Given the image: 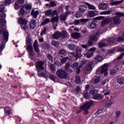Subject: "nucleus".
Instances as JSON below:
<instances>
[{
  "mask_svg": "<svg viewBox=\"0 0 124 124\" xmlns=\"http://www.w3.org/2000/svg\"><path fill=\"white\" fill-rule=\"evenodd\" d=\"M26 44L27 46V50L28 51V54L30 58L33 57L34 56V50H33V47H32V40L31 38V35L28 34L26 39Z\"/></svg>",
  "mask_w": 124,
  "mask_h": 124,
  "instance_id": "f257e3e1",
  "label": "nucleus"
},
{
  "mask_svg": "<svg viewBox=\"0 0 124 124\" xmlns=\"http://www.w3.org/2000/svg\"><path fill=\"white\" fill-rule=\"evenodd\" d=\"M105 19V17L103 16H99L94 17L93 19H89V21L91 22V23L89 24V27L90 29H95L96 26H97V21L99 20H104Z\"/></svg>",
  "mask_w": 124,
  "mask_h": 124,
  "instance_id": "f03ea898",
  "label": "nucleus"
},
{
  "mask_svg": "<svg viewBox=\"0 0 124 124\" xmlns=\"http://www.w3.org/2000/svg\"><path fill=\"white\" fill-rule=\"evenodd\" d=\"M94 105V103L92 101H90L85 103L83 106L80 108V110H83L84 115H88V114H89V110H89L92 106H93Z\"/></svg>",
  "mask_w": 124,
  "mask_h": 124,
  "instance_id": "7ed1b4c3",
  "label": "nucleus"
},
{
  "mask_svg": "<svg viewBox=\"0 0 124 124\" xmlns=\"http://www.w3.org/2000/svg\"><path fill=\"white\" fill-rule=\"evenodd\" d=\"M74 56L76 60L80 59V58L82 57V49H77L76 51V53L72 52L71 53L69 54V57H68V59L70 61H71V60L73 59V57H74Z\"/></svg>",
  "mask_w": 124,
  "mask_h": 124,
  "instance_id": "20e7f679",
  "label": "nucleus"
},
{
  "mask_svg": "<svg viewBox=\"0 0 124 124\" xmlns=\"http://www.w3.org/2000/svg\"><path fill=\"white\" fill-rule=\"evenodd\" d=\"M66 37H67V32L65 31H63L62 32L57 31L55 32L52 36L53 39H59L61 38L64 39L66 38Z\"/></svg>",
  "mask_w": 124,
  "mask_h": 124,
  "instance_id": "39448f33",
  "label": "nucleus"
},
{
  "mask_svg": "<svg viewBox=\"0 0 124 124\" xmlns=\"http://www.w3.org/2000/svg\"><path fill=\"white\" fill-rule=\"evenodd\" d=\"M116 16L113 17V22L114 25H120L122 23V20H121V17H124V13L118 12L115 13Z\"/></svg>",
  "mask_w": 124,
  "mask_h": 124,
  "instance_id": "423d86ee",
  "label": "nucleus"
},
{
  "mask_svg": "<svg viewBox=\"0 0 124 124\" xmlns=\"http://www.w3.org/2000/svg\"><path fill=\"white\" fill-rule=\"evenodd\" d=\"M18 24L20 25L21 28L23 31H26L28 29V20L25 18L20 17L18 20Z\"/></svg>",
  "mask_w": 124,
  "mask_h": 124,
  "instance_id": "0eeeda50",
  "label": "nucleus"
},
{
  "mask_svg": "<svg viewBox=\"0 0 124 124\" xmlns=\"http://www.w3.org/2000/svg\"><path fill=\"white\" fill-rule=\"evenodd\" d=\"M98 35H99V32L97 31L94 35L90 36L87 43V45L88 46H93L94 44V41H97L98 40V38H97V36Z\"/></svg>",
  "mask_w": 124,
  "mask_h": 124,
  "instance_id": "6e6552de",
  "label": "nucleus"
},
{
  "mask_svg": "<svg viewBox=\"0 0 124 124\" xmlns=\"http://www.w3.org/2000/svg\"><path fill=\"white\" fill-rule=\"evenodd\" d=\"M43 65H44V61H37L35 64L36 71L39 73L41 72L42 70H44V66H43Z\"/></svg>",
  "mask_w": 124,
  "mask_h": 124,
  "instance_id": "1a4fd4ad",
  "label": "nucleus"
},
{
  "mask_svg": "<svg viewBox=\"0 0 124 124\" xmlns=\"http://www.w3.org/2000/svg\"><path fill=\"white\" fill-rule=\"evenodd\" d=\"M2 35V41L7 42L8 41V37L9 33L7 31H5L4 29H1L0 30V35Z\"/></svg>",
  "mask_w": 124,
  "mask_h": 124,
  "instance_id": "9d476101",
  "label": "nucleus"
},
{
  "mask_svg": "<svg viewBox=\"0 0 124 124\" xmlns=\"http://www.w3.org/2000/svg\"><path fill=\"white\" fill-rule=\"evenodd\" d=\"M57 76L59 78L65 79L67 77V73L62 69H59L56 72Z\"/></svg>",
  "mask_w": 124,
  "mask_h": 124,
  "instance_id": "9b49d317",
  "label": "nucleus"
},
{
  "mask_svg": "<svg viewBox=\"0 0 124 124\" xmlns=\"http://www.w3.org/2000/svg\"><path fill=\"white\" fill-rule=\"evenodd\" d=\"M52 9H49V10L46 11L45 13L46 16H54L55 15L56 16H59V13H58V11H57V10H55L53 12H52Z\"/></svg>",
  "mask_w": 124,
  "mask_h": 124,
  "instance_id": "f8f14e48",
  "label": "nucleus"
},
{
  "mask_svg": "<svg viewBox=\"0 0 124 124\" xmlns=\"http://www.w3.org/2000/svg\"><path fill=\"white\" fill-rule=\"evenodd\" d=\"M96 49V48L95 47H93V48H90L88 50L89 52H88L85 54L87 59H90L93 57V55L94 54L93 52H95Z\"/></svg>",
  "mask_w": 124,
  "mask_h": 124,
  "instance_id": "ddd939ff",
  "label": "nucleus"
},
{
  "mask_svg": "<svg viewBox=\"0 0 124 124\" xmlns=\"http://www.w3.org/2000/svg\"><path fill=\"white\" fill-rule=\"evenodd\" d=\"M34 50L36 53L38 54L40 53V50L39 49V45H38V43L37 42V40H36L33 44Z\"/></svg>",
  "mask_w": 124,
  "mask_h": 124,
  "instance_id": "4468645a",
  "label": "nucleus"
},
{
  "mask_svg": "<svg viewBox=\"0 0 124 124\" xmlns=\"http://www.w3.org/2000/svg\"><path fill=\"white\" fill-rule=\"evenodd\" d=\"M90 19L89 18H82L80 20H75L74 22L75 25H79L80 23H86V22H89Z\"/></svg>",
  "mask_w": 124,
  "mask_h": 124,
  "instance_id": "2eb2a0df",
  "label": "nucleus"
},
{
  "mask_svg": "<svg viewBox=\"0 0 124 124\" xmlns=\"http://www.w3.org/2000/svg\"><path fill=\"white\" fill-rule=\"evenodd\" d=\"M112 22V19L110 18H108L103 20L101 22V25L102 26H105V25H108L110 24Z\"/></svg>",
  "mask_w": 124,
  "mask_h": 124,
  "instance_id": "dca6fc26",
  "label": "nucleus"
},
{
  "mask_svg": "<svg viewBox=\"0 0 124 124\" xmlns=\"http://www.w3.org/2000/svg\"><path fill=\"white\" fill-rule=\"evenodd\" d=\"M78 11L84 14L85 12L88 9V8L85 5H80L78 7Z\"/></svg>",
  "mask_w": 124,
  "mask_h": 124,
  "instance_id": "f3484780",
  "label": "nucleus"
},
{
  "mask_svg": "<svg viewBox=\"0 0 124 124\" xmlns=\"http://www.w3.org/2000/svg\"><path fill=\"white\" fill-rule=\"evenodd\" d=\"M11 108L8 107H6L4 108V114L5 116H10V115L11 114Z\"/></svg>",
  "mask_w": 124,
  "mask_h": 124,
  "instance_id": "a211bd4d",
  "label": "nucleus"
},
{
  "mask_svg": "<svg viewBox=\"0 0 124 124\" xmlns=\"http://www.w3.org/2000/svg\"><path fill=\"white\" fill-rule=\"evenodd\" d=\"M116 79L117 80V82L119 83L120 85H124V78L121 76H118L117 77Z\"/></svg>",
  "mask_w": 124,
  "mask_h": 124,
  "instance_id": "6ab92c4d",
  "label": "nucleus"
},
{
  "mask_svg": "<svg viewBox=\"0 0 124 124\" xmlns=\"http://www.w3.org/2000/svg\"><path fill=\"white\" fill-rule=\"evenodd\" d=\"M98 8L101 10H105L108 8V4L107 3H101L98 5Z\"/></svg>",
  "mask_w": 124,
  "mask_h": 124,
  "instance_id": "aec40b11",
  "label": "nucleus"
},
{
  "mask_svg": "<svg viewBox=\"0 0 124 124\" xmlns=\"http://www.w3.org/2000/svg\"><path fill=\"white\" fill-rule=\"evenodd\" d=\"M31 15L33 16V18H37V15H39V12L38 11H34V9L31 10Z\"/></svg>",
  "mask_w": 124,
  "mask_h": 124,
  "instance_id": "412c9836",
  "label": "nucleus"
},
{
  "mask_svg": "<svg viewBox=\"0 0 124 124\" xmlns=\"http://www.w3.org/2000/svg\"><path fill=\"white\" fill-rule=\"evenodd\" d=\"M93 99H94V100H100V99H103V97H102L101 94L97 93L93 97Z\"/></svg>",
  "mask_w": 124,
  "mask_h": 124,
  "instance_id": "4be33fe9",
  "label": "nucleus"
},
{
  "mask_svg": "<svg viewBox=\"0 0 124 124\" xmlns=\"http://www.w3.org/2000/svg\"><path fill=\"white\" fill-rule=\"evenodd\" d=\"M81 36V34L78 32H75L72 34V37L74 39H78V38H80Z\"/></svg>",
  "mask_w": 124,
  "mask_h": 124,
  "instance_id": "5701e85b",
  "label": "nucleus"
},
{
  "mask_svg": "<svg viewBox=\"0 0 124 124\" xmlns=\"http://www.w3.org/2000/svg\"><path fill=\"white\" fill-rule=\"evenodd\" d=\"M35 23H36V21L35 20H31V22H30L29 25V28H30L31 30H33L34 29V27H35Z\"/></svg>",
  "mask_w": 124,
  "mask_h": 124,
  "instance_id": "b1692460",
  "label": "nucleus"
},
{
  "mask_svg": "<svg viewBox=\"0 0 124 124\" xmlns=\"http://www.w3.org/2000/svg\"><path fill=\"white\" fill-rule=\"evenodd\" d=\"M49 68L51 71V73H53V74L56 73V67H55V65L53 63L50 64Z\"/></svg>",
  "mask_w": 124,
  "mask_h": 124,
  "instance_id": "393cba45",
  "label": "nucleus"
},
{
  "mask_svg": "<svg viewBox=\"0 0 124 124\" xmlns=\"http://www.w3.org/2000/svg\"><path fill=\"white\" fill-rule=\"evenodd\" d=\"M88 17H90V18H93V17H94L95 16V11H90L87 14Z\"/></svg>",
  "mask_w": 124,
  "mask_h": 124,
  "instance_id": "a878e982",
  "label": "nucleus"
},
{
  "mask_svg": "<svg viewBox=\"0 0 124 124\" xmlns=\"http://www.w3.org/2000/svg\"><path fill=\"white\" fill-rule=\"evenodd\" d=\"M94 60L97 62H102V60H103V57L100 56V55H97L94 58Z\"/></svg>",
  "mask_w": 124,
  "mask_h": 124,
  "instance_id": "bb28decb",
  "label": "nucleus"
},
{
  "mask_svg": "<svg viewBox=\"0 0 124 124\" xmlns=\"http://www.w3.org/2000/svg\"><path fill=\"white\" fill-rule=\"evenodd\" d=\"M60 57H64L66 55V52L64 49H62L59 52Z\"/></svg>",
  "mask_w": 124,
  "mask_h": 124,
  "instance_id": "cd10ccee",
  "label": "nucleus"
},
{
  "mask_svg": "<svg viewBox=\"0 0 124 124\" xmlns=\"http://www.w3.org/2000/svg\"><path fill=\"white\" fill-rule=\"evenodd\" d=\"M102 68L101 70V74H103L104 73V76H107V75H108V72H107L108 71V68Z\"/></svg>",
  "mask_w": 124,
  "mask_h": 124,
  "instance_id": "c85d7f7f",
  "label": "nucleus"
},
{
  "mask_svg": "<svg viewBox=\"0 0 124 124\" xmlns=\"http://www.w3.org/2000/svg\"><path fill=\"white\" fill-rule=\"evenodd\" d=\"M51 22L52 23H58L59 22V16H52L51 19Z\"/></svg>",
  "mask_w": 124,
  "mask_h": 124,
  "instance_id": "c756f323",
  "label": "nucleus"
},
{
  "mask_svg": "<svg viewBox=\"0 0 124 124\" xmlns=\"http://www.w3.org/2000/svg\"><path fill=\"white\" fill-rule=\"evenodd\" d=\"M83 97L85 98V99H90V95H89V91H83Z\"/></svg>",
  "mask_w": 124,
  "mask_h": 124,
  "instance_id": "7c9ffc66",
  "label": "nucleus"
},
{
  "mask_svg": "<svg viewBox=\"0 0 124 124\" xmlns=\"http://www.w3.org/2000/svg\"><path fill=\"white\" fill-rule=\"evenodd\" d=\"M84 15V14H83L82 13H81V12H80V11H78L75 15V17H76V18H81V17H82V16H83V15Z\"/></svg>",
  "mask_w": 124,
  "mask_h": 124,
  "instance_id": "2f4dec72",
  "label": "nucleus"
},
{
  "mask_svg": "<svg viewBox=\"0 0 124 124\" xmlns=\"http://www.w3.org/2000/svg\"><path fill=\"white\" fill-rule=\"evenodd\" d=\"M6 24V20L4 19H0V28H3Z\"/></svg>",
  "mask_w": 124,
  "mask_h": 124,
  "instance_id": "473e14b6",
  "label": "nucleus"
},
{
  "mask_svg": "<svg viewBox=\"0 0 124 124\" xmlns=\"http://www.w3.org/2000/svg\"><path fill=\"white\" fill-rule=\"evenodd\" d=\"M20 13L22 17L24 16V15H27V12H26V11H25L24 9V7L20 8Z\"/></svg>",
  "mask_w": 124,
  "mask_h": 124,
  "instance_id": "72a5a7b5",
  "label": "nucleus"
},
{
  "mask_svg": "<svg viewBox=\"0 0 124 124\" xmlns=\"http://www.w3.org/2000/svg\"><path fill=\"white\" fill-rule=\"evenodd\" d=\"M51 20H50V18H46L45 20L43 21L41 26L46 25V24H48V23H50Z\"/></svg>",
  "mask_w": 124,
  "mask_h": 124,
  "instance_id": "f704fd0d",
  "label": "nucleus"
},
{
  "mask_svg": "<svg viewBox=\"0 0 124 124\" xmlns=\"http://www.w3.org/2000/svg\"><path fill=\"white\" fill-rule=\"evenodd\" d=\"M43 47L45 48V49L48 50V49H50V44L49 43H45V44L43 45Z\"/></svg>",
  "mask_w": 124,
  "mask_h": 124,
  "instance_id": "c9c22d12",
  "label": "nucleus"
},
{
  "mask_svg": "<svg viewBox=\"0 0 124 124\" xmlns=\"http://www.w3.org/2000/svg\"><path fill=\"white\" fill-rule=\"evenodd\" d=\"M90 93L94 96L97 93V91L96 90H91L90 91Z\"/></svg>",
  "mask_w": 124,
  "mask_h": 124,
  "instance_id": "e433bc0d",
  "label": "nucleus"
},
{
  "mask_svg": "<svg viewBox=\"0 0 124 124\" xmlns=\"http://www.w3.org/2000/svg\"><path fill=\"white\" fill-rule=\"evenodd\" d=\"M121 114V112L120 110H118V111H115L116 121H118V119H119V117H120Z\"/></svg>",
  "mask_w": 124,
  "mask_h": 124,
  "instance_id": "4c0bfd02",
  "label": "nucleus"
},
{
  "mask_svg": "<svg viewBox=\"0 0 124 124\" xmlns=\"http://www.w3.org/2000/svg\"><path fill=\"white\" fill-rule=\"evenodd\" d=\"M115 48L117 52H124V47H122L121 46H116Z\"/></svg>",
  "mask_w": 124,
  "mask_h": 124,
  "instance_id": "58836bf2",
  "label": "nucleus"
},
{
  "mask_svg": "<svg viewBox=\"0 0 124 124\" xmlns=\"http://www.w3.org/2000/svg\"><path fill=\"white\" fill-rule=\"evenodd\" d=\"M37 75L39 77H46V73L44 72H37Z\"/></svg>",
  "mask_w": 124,
  "mask_h": 124,
  "instance_id": "ea45409f",
  "label": "nucleus"
},
{
  "mask_svg": "<svg viewBox=\"0 0 124 124\" xmlns=\"http://www.w3.org/2000/svg\"><path fill=\"white\" fill-rule=\"evenodd\" d=\"M51 44L55 47H59V46L60 45V43H59L58 42L56 41H52Z\"/></svg>",
  "mask_w": 124,
  "mask_h": 124,
  "instance_id": "a19ab883",
  "label": "nucleus"
},
{
  "mask_svg": "<svg viewBox=\"0 0 124 124\" xmlns=\"http://www.w3.org/2000/svg\"><path fill=\"white\" fill-rule=\"evenodd\" d=\"M124 56V52L121 53V55L118 57L114 59V62H116V61H120V60H122Z\"/></svg>",
  "mask_w": 124,
  "mask_h": 124,
  "instance_id": "79ce46f5",
  "label": "nucleus"
},
{
  "mask_svg": "<svg viewBox=\"0 0 124 124\" xmlns=\"http://www.w3.org/2000/svg\"><path fill=\"white\" fill-rule=\"evenodd\" d=\"M76 47V46L73 44H70L68 45V48L70 49V50H74L75 48Z\"/></svg>",
  "mask_w": 124,
  "mask_h": 124,
  "instance_id": "37998d69",
  "label": "nucleus"
},
{
  "mask_svg": "<svg viewBox=\"0 0 124 124\" xmlns=\"http://www.w3.org/2000/svg\"><path fill=\"white\" fill-rule=\"evenodd\" d=\"M66 18H67V16L65 15H60V20H61V21H65L66 20Z\"/></svg>",
  "mask_w": 124,
  "mask_h": 124,
  "instance_id": "c03bdc74",
  "label": "nucleus"
},
{
  "mask_svg": "<svg viewBox=\"0 0 124 124\" xmlns=\"http://www.w3.org/2000/svg\"><path fill=\"white\" fill-rule=\"evenodd\" d=\"M12 1L11 0H5L3 3L4 5H10Z\"/></svg>",
  "mask_w": 124,
  "mask_h": 124,
  "instance_id": "a18cd8bd",
  "label": "nucleus"
},
{
  "mask_svg": "<svg viewBox=\"0 0 124 124\" xmlns=\"http://www.w3.org/2000/svg\"><path fill=\"white\" fill-rule=\"evenodd\" d=\"M6 42L2 41V44L0 45V50H3L4 49V45H5Z\"/></svg>",
  "mask_w": 124,
  "mask_h": 124,
  "instance_id": "49530a36",
  "label": "nucleus"
},
{
  "mask_svg": "<svg viewBox=\"0 0 124 124\" xmlns=\"http://www.w3.org/2000/svg\"><path fill=\"white\" fill-rule=\"evenodd\" d=\"M108 42L110 44H114L115 43V39L114 38H110L108 39Z\"/></svg>",
  "mask_w": 124,
  "mask_h": 124,
  "instance_id": "de8ad7c7",
  "label": "nucleus"
},
{
  "mask_svg": "<svg viewBox=\"0 0 124 124\" xmlns=\"http://www.w3.org/2000/svg\"><path fill=\"white\" fill-rule=\"evenodd\" d=\"M46 58L49 62H53V56H52V55L50 54H47Z\"/></svg>",
  "mask_w": 124,
  "mask_h": 124,
  "instance_id": "09e8293b",
  "label": "nucleus"
},
{
  "mask_svg": "<svg viewBox=\"0 0 124 124\" xmlns=\"http://www.w3.org/2000/svg\"><path fill=\"white\" fill-rule=\"evenodd\" d=\"M56 5H57V4L56 3V2L55 1H51L50 2V7H54V6H56Z\"/></svg>",
  "mask_w": 124,
  "mask_h": 124,
  "instance_id": "8fccbe9b",
  "label": "nucleus"
},
{
  "mask_svg": "<svg viewBox=\"0 0 124 124\" xmlns=\"http://www.w3.org/2000/svg\"><path fill=\"white\" fill-rule=\"evenodd\" d=\"M103 112V109H99L95 113V115L96 116H98V115H100V114H101Z\"/></svg>",
  "mask_w": 124,
  "mask_h": 124,
  "instance_id": "3c124183",
  "label": "nucleus"
},
{
  "mask_svg": "<svg viewBox=\"0 0 124 124\" xmlns=\"http://www.w3.org/2000/svg\"><path fill=\"white\" fill-rule=\"evenodd\" d=\"M49 78L52 80V81H53V82L56 81V78H55V76L52 75V74H50L49 75Z\"/></svg>",
  "mask_w": 124,
  "mask_h": 124,
  "instance_id": "603ef678",
  "label": "nucleus"
},
{
  "mask_svg": "<svg viewBox=\"0 0 124 124\" xmlns=\"http://www.w3.org/2000/svg\"><path fill=\"white\" fill-rule=\"evenodd\" d=\"M106 46V44L105 43H100L98 44V47L99 48H103Z\"/></svg>",
  "mask_w": 124,
  "mask_h": 124,
  "instance_id": "864d4df0",
  "label": "nucleus"
},
{
  "mask_svg": "<svg viewBox=\"0 0 124 124\" xmlns=\"http://www.w3.org/2000/svg\"><path fill=\"white\" fill-rule=\"evenodd\" d=\"M78 66H79V63H78V62H75L72 65L73 68H74V69H76L78 68Z\"/></svg>",
  "mask_w": 124,
  "mask_h": 124,
  "instance_id": "5fc2aeb1",
  "label": "nucleus"
},
{
  "mask_svg": "<svg viewBox=\"0 0 124 124\" xmlns=\"http://www.w3.org/2000/svg\"><path fill=\"white\" fill-rule=\"evenodd\" d=\"M75 82L76 84H80V82H81V78H80V77H77L76 78Z\"/></svg>",
  "mask_w": 124,
  "mask_h": 124,
  "instance_id": "6e6d98bb",
  "label": "nucleus"
},
{
  "mask_svg": "<svg viewBox=\"0 0 124 124\" xmlns=\"http://www.w3.org/2000/svg\"><path fill=\"white\" fill-rule=\"evenodd\" d=\"M95 84H97L100 82V77H98L97 78H95L94 80Z\"/></svg>",
  "mask_w": 124,
  "mask_h": 124,
  "instance_id": "4d7b16f0",
  "label": "nucleus"
},
{
  "mask_svg": "<svg viewBox=\"0 0 124 124\" xmlns=\"http://www.w3.org/2000/svg\"><path fill=\"white\" fill-rule=\"evenodd\" d=\"M14 8L16 10H18L20 8V5L18 4V3L16 2L14 4Z\"/></svg>",
  "mask_w": 124,
  "mask_h": 124,
  "instance_id": "13d9d810",
  "label": "nucleus"
},
{
  "mask_svg": "<svg viewBox=\"0 0 124 124\" xmlns=\"http://www.w3.org/2000/svg\"><path fill=\"white\" fill-rule=\"evenodd\" d=\"M88 6L89 9H92L93 10H95V7L93 5H91L90 4H88Z\"/></svg>",
  "mask_w": 124,
  "mask_h": 124,
  "instance_id": "bf43d9fd",
  "label": "nucleus"
},
{
  "mask_svg": "<svg viewBox=\"0 0 124 124\" xmlns=\"http://www.w3.org/2000/svg\"><path fill=\"white\" fill-rule=\"evenodd\" d=\"M116 47H114L113 48H112V49H111L110 50L108 51V54H113V53H115V52L116 51Z\"/></svg>",
  "mask_w": 124,
  "mask_h": 124,
  "instance_id": "052dcab7",
  "label": "nucleus"
},
{
  "mask_svg": "<svg viewBox=\"0 0 124 124\" xmlns=\"http://www.w3.org/2000/svg\"><path fill=\"white\" fill-rule=\"evenodd\" d=\"M4 8H5L4 5L2 4L0 5V12H1V13L3 12L4 11Z\"/></svg>",
  "mask_w": 124,
  "mask_h": 124,
  "instance_id": "680f3d73",
  "label": "nucleus"
},
{
  "mask_svg": "<svg viewBox=\"0 0 124 124\" xmlns=\"http://www.w3.org/2000/svg\"><path fill=\"white\" fill-rule=\"evenodd\" d=\"M116 72H117V70L115 69L110 70V75H115V73H116Z\"/></svg>",
  "mask_w": 124,
  "mask_h": 124,
  "instance_id": "e2e57ef3",
  "label": "nucleus"
},
{
  "mask_svg": "<svg viewBox=\"0 0 124 124\" xmlns=\"http://www.w3.org/2000/svg\"><path fill=\"white\" fill-rule=\"evenodd\" d=\"M25 9L27 10H29L30 11H31V5H29L28 4L25 6Z\"/></svg>",
  "mask_w": 124,
  "mask_h": 124,
  "instance_id": "0e129e2a",
  "label": "nucleus"
},
{
  "mask_svg": "<svg viewBox=\"0 0 124 124\" xmlns=\"http://www.w3.org/2000/svg\"><path fill=\"white\" fill-rule=\"evenodd\" d=\"M46 31H47V28L45 27L43 31L41 32L40 35H43V34H46Z\"/></svg>",
  "mask_w": 124,
  "mask_h": 124,
  "instance_id": "69168bd1",
  "label": "nucleus"
},
{
  "mask_svg": "<svg viewBox=\"0 0 124 124\" xmlns=\"http://www.w3.org/2000/svg\"><path fill=\"white\" fill-rule=\"evenodd\" d=\"M92 64H89L86 68V70L87 71H90V70H92Z\"/></svg>",
  "mask_w": 124,
  "mask_h": 124,
  "instance_id": "338daca9",
  "label": "nucleus"
},
{
  "mask_svg": "<svg viewBox=\"0 0 124 124\" xmlns=\"http://www.w3.org/2000/svg\"><path fill=\"white\" fill-rule=\"evenodd\" d=\"M118 42H121V41H124V37L119 36L117 39Z\"/></svg>",
  "mask_w": 124,
  "mask_h": 124,
  "instance_id": "774afa93",
  "label": "nucleus"
}]
</instances>
